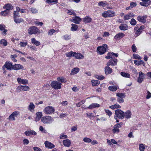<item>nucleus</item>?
<instances>
[{"label":"nucleus","instance_id":"nucleus-1","mask_svg":"<svg viewBox=\"0 0 151 151\" xmlns=\"http://www.w3.org/2000/svg\"><path fill=\"white\" fill-rule=\"evenodd\" d=\"M108 49V46L106 44H104L101 46H98L97 48V53L100 55L104 54Z\"/></svg>","mask_w":151,"mask_h":151},{"label":"nucleus","instance_id":"nucleus-2","mask_svg":"<svg viewBox=\"0 0 151 151\" xmlns=\"http://www.w3.org/2000/svg\"><path fill=\"white\" fill-rule=\"evenodd\" d=\"M115 115L114 118L115 119H117V118L120 119H123L124 117V113L120 109L115 111Z\"/></svg>","mask_w":151,"mask_h":151},{"label":"nucleus","instance_id":"nucleus-3","mask_svg":"<svg viewBox=\"0 0 151 151\" xmlns=\"http://www.w3.org/2000/svg\"><path fill=\"white\" fill-rule=\"evenodd\" d=\"M53 121V118L50 116H45L41 119V121L44 124H50Z\"/></svg>","mask_w":151,"mask_h":151},{"label":"nucleus","instance_id":"nucleus-4","mask_svg":"<svg viewBox=\"0 0 151 151\" xmlns=\"http://www.w3.org/2000/svg\"><path fill=\"white\" fill-rule=\"evenodd\" d=\"M62 84L56 81L52 82L51 83V87L55 89H59L61 88Z\"/></svg>","mask_w":151,"mask_h":151},{"label":"nucleus","instance_id":"nucleus-5","mask_svg":"<svg viewBox=\"0 0 151 151\" xmlns=\"http://www.w3.org/2000/svg\"><path fill=\"white\" fill-rule=\"evenodd\" d=\"M13 65L11 62L6 61L2 67V69H4V68H6L7 70H12Z\"/></svg>","mask_w":151,"mask_h":151},{"label":"nucleus","instance_id":"nucleus-6","mask_svg":"<svg viewBox=\"0 0 151 151\" xmlns=\"http://www.w3.org/2000/svg\"><path fill=\"white\" fill-rule=\"evenodd\" d=\"M38 28L35 26L30 27L28 30V33L30 35L36 34L38 32Z\"/></svg>","mask_w":151,"mask_h":151},{"label":"nucleus","instance_id":"nucleus-7","mask_svg":"<svg viewBox=\"0 0 151 151\" xmlns=\"http://www.w3.org/2000/svg\"><path fill=\"white\" fill-rule=\"evenodd\" d=\"M114 12L111 11H108L102 14V16L104 17H113L114 16Z\"/></svg>","mask_w":151,"mask_h":151},{"label":"nucleus","instance_id":"nucleus-8","mask_svg":"<svg viewBox=\"0 0 151 151\" xmlns=\"http://www.w3.org/2000/svg\"><path fill=\"white\" fill-rule=\"evenodd\" d=\"M55 111L54 109L51 106H48L45 108L44 112L46 114H50L52 113Z\"/></svg>","mask_w":151,"mask_h":151},{"label":"nucleus","instance_id":"nucleus-9","mask_svg":"<svg viewBox=\"0 0 151 151\" xmlns=\"http://www.w3.org/2000/svg\"><path fill=\"white\" fill-rule=\"evenodd\" d=\"M122 124L121 123L116 124L114 127V129H112L113 133L114 134L118 133L119 132V128L121 127Z\"/></svg>","mask_w":151,"mask_h":151},{"label":"nucleus","instance_id":"nucleus-10","mask_svg":"<svg viewBox=\"0 0 151 151\" xmlns=\"http://www.w3.org/2000/svg\"><path fill=\"white\" fill-rule=\"evenodd\" d=\"M117 60L115 58H112L110 60L106 63L107 65L115 66L116 65Z\"/></svg>","mask_w":151,"mask_h":151},{"label":"nucleus","instance_id":"nucleus-11","mask_svg":"<svg viewBox=\"0 0 151 151\" xmlns=\"http://www.w3.org/2000/svg\"><path fill=\"white\" fill-rule=\"evenodd\" d=\"M147 17V15H144L143 16H139L137 17V19L140 22L144 23L146 22V19Z\"/></svg>","mask_w":151,"mask_h":151},{"label":"nucleus","instance_id":"nucleus-12","mask_svg":"<svg viewBox=\"0 0 151 151\" xmlns=\"http://www.w3.org/2000/svg\"><path fill=\"white\" fill-rule=\"evenodd\" d=\"M12 70H18L20 69L23 70L24 68L22 65L19 64H15L12 67Z\"/></svg>","mask_w":151,"mask_h":151},{"label":"nucleus","instance_id":"nucleus-13","mask_svg":"<svg viewBox=\"0 0 151 151\" xmlns=\"http://www.w3.org/2000/svg\"><path fill=\"white\" fill-rule=\"evenodd\" d=\"M144 74L140 71L139 72V77L138 78L137 82L139 83H141L143 81L144 78Z\"/></svg>","mask_w":151,"mask_h":151},{"label":"nucleus","instance_id":"nucleus-14","mask_svg":"<svg viewBox=\"0 0 151 151\" xmlns=\"http://www.w3.org/2000/svg\"><path fill=\"white\" fill-rule=\"evenodd\" d=\"M109 66L110 65H106L104 68L105 72L106 75L110 74L112 72V69L109 67Z\"/></svg>","mask_w":151,"mask_h":151},{"label":"nucleus","instance_id":"nucleus-15","mask_svg":"<svg viewBox=\"0 0 151 151\" xmlns=\"http://www.w3.org/2000/svg\"><path fill=\"white\" fill-rule=\"evenodd\" d=\"M81 20V19L79 17L77 16L73 17L72 19L70 20L71 22L76 24H79Z\"/></svg>","mask_w":151,"mask_h":151},{"label":"nucleus","instance_id":"nucleus-16","mask_svg":"<svg viewBox=\"0 0 151 151\" xmlns=\"http://www.w3.org/2000/svg\"><path fill=\"white\" fill-rule=\"evenodd\" d=\"M3 8L7 11H10V10H12L13 9V6L10 4H5L3 7Z\"/></svg>","mask_w":151,"mask_h":151},{"label":"nucleus","instance_id":"nucleus-17","mask_svg":"<svg viewBox=\"0 0 151 151\" xmlns=\"http://www.w3.org/2000/svg\"><path fill=\"white\" fill-rule=\"evenodd\" d=\"M125 36V34L122 32L118 33L114 37V39L116 40H119Z\"/></svg>","mask_w":151,"mask_h":151},{"label":"nucleus","instance_id":"nucleus-18","mask_svg":"<svg viewBox=\"0 0 151 151\" xmlns=\"http://www.w3.org/2000/svg\"><path fill=\"white\" fill-rule=\"evenodd\" d=\"M17 81L19 83H21L23 84H27L28 83V81L27 80L22 79L19 78H17Z\"/></svg>","mask_w":151,"mask_h":151},{"label":"nucleus","instance_id":"nucleus-19","mask_svg":"<svg viewBox=\"0 0 151 151\" xmlns=\"http://www.w3.org/2000/svg\"><path fill=\"white\" fill-rule=\"evenodd\" d=\"M45 146L47 148L51 149L55 147V145L51 142L46 141L45 142Z\"/></svg>","mask_w":151,"mask_h":151},{"label":"nucleus","instance_id":"nucleus-20","mask_svg":"<svg viewBox=\"0 0 151 151\" xmlns=\"http://www.w3.org/2000/svg\"><path fill=\"white\" fill-rule=\"evenodd\" d=\"M73 57L78 59H83L84 58V56L82 54L80 53H76L75 52H74Z\"/></svg>","mask_w":151,"mask_h":151},{"label":"nucleus","instance_id":"nucleus-21","mask_svg":"<svg viewBox=\"0 0 151 151\" xmlns=\"http://www.w3.org/2000/svg\"><path fill=\"white\" fill-rule=\"evenodd\" d=\"M134 15L133 13H129L125 15L124 17V20H128L132 17H134Z\"/></svg>","mask_w":151,"mask_h":151},{"label":"nucleus","instance_id":"nucleus-22","mask_svg":"<svg viewBox=\"0 0 151 151\" xmlns=\"http://www.w3.org/2000/svg\"><path fill=\"white\" fill-rule=\"evenodd\" d=\"M132 113L131 111L128 110L124 113V117L127 119H129L131 117Z\"/></svg>","mask_w":151,"mask_h":151},{"label":"nucleus","instance_id":"nucleus-23","mask_svg":"<svg viewBox=\"0 0 151 151\" xmlns=\"http://www.w3.org/2000/svg\"><path fill=\"white\" fill-rule=\"evenodd\" d=\"M25 134L27 136H29L31 135H35L37 134L36 132L33 130H30L28 131H26L24 132Z\"/></svg>","mask_w":151,"mask_h":151},{"label":"nucleus","instance_id":"nucleus-24","mask_svg":"<svg viewBox=\"0 0 151 151\" xmlns=\"http://www.w3.org/2000/svg\"><path fill=\"white\" fill-rule=\"evenodd\" d=\"M79 71V68H73L70 73V75H73L77 73Z\"/></svg>","mask_w":151,"mask_h":151},{"label":"nucleus","instance_id":"nucleus-25","mask_svg":"<svg viewBox=\"0 0 151 151\" xmlns=\"http://www.w3.org/2000/svg\"><path fill=\"white\" fill-rule=\"evenodd\" d=\"M100 106V105L99 104L96 103H94L91 104L87 108L90 109H91L94 108L99 107Z\"/></svg>","mask_w":151,"mask_h":151},{"label":"nucleus","instance_id":"nucleus-26","mask_svg":"<svg viewBox=\"0 0 151 151\" xmlns=\"http://www.w3.org/2000/svg\"><path fill=\"white\" fill-rule=\"evenodd\" d=\"M63 144L64 146L69 147L70 145L71 142L68 139H67L63 140Z\"/></svg>","mask_w":151,"mask_h":151},{"label":"nucleus","instance_id":"nucleus-27","mask_svg":"<svg viewBox=\"0 0 151 151\" xmlns=\"http://www.w3.org/2000/svg\"><path fill=\"white\" fill-rule=\"evenodd\" d=\"M119 28L121 30H125L128 29V26L126 24H122L119 26Z\"/></svg>","mask_w":151,"mask_h":151},{"label":"nucleus","instance_id":"nucleus-28","mask_svg":"<svg viewBox=\"0 0 151 151\" xmlns=\"http://www.w3.org/2000/svg\"><path fill=\"white\" fill-rule=\"evenodd\" d=\"M31 42L32 43L35 45L37 46H38L40 45V42L36 40L35 38H32Z\"/></svg>","mask_w":151,"mask_h":151},{"label":"nucleus","instance_id":"nucleus-29","mask_svg":"<svg viewBox=\"0 0 151 151\" xmlns=\"http://www.w3.org/2000/svg\"><path fill=\"white\" fill-rule=\"evenodd\" d=\"M120 74L122 76L124 77L130 78V75L127 73L122 72Z\"/></svg>","mask_w":151,"mask_h":151},{"label":"nucleus","instance_id":"nucleus-30","mask_svg":"<svg viewBox=\"0 0 151 151\" xmlns=\"http://www.w3.org/2000/svg\"><path fill=\"white\" fill-rule=\"evenodd\" d=\"M118 88L117 86H109L108 87V89L110 91H114L117 89Z\"/></svg>","mask_w":151,"mask_h":151},{"label":"nucleus","instance_id":"nucleus-31","mask_svg":"<svg viewBox=\"0 0 151 151\" xmlns=\"http://www.w3.org/2000/svg\"><path fill=\"white\" fill-rule=\"evenodd\" d=\"M10 12V11H7L5 10L4 11L1 12L0 13V14L2 16H6L9 14Z\"/></svg>","mask_w":151,"mask_h":151},{"label":"nucleus","instance_id":"nucleus-32","mask_svg":"<svg viewBox=\"0 0 151 151\" xmlns=\"http://www.w3.org/2000/svg\"><path fill=\"white\" fill-rule=\"evenodd\" d=\"M121 107V106L118 104H115L109 106V108L113 109H115L120 108Z\"/></svg>","mask_w":151,"mask_h":151},{"label":"nucleus","instance_id":"nucleus-33","mask_svg":"<svg viewBox=\"0 0 151 151\" xmlns=\"http://www.w3.org/2000/svg\"><path fill=\"white\" fill-rule=\"evenodd\" d=\"M46 2L48 4H57L58 2V0H46Z\"/></svg>","mask_w":151,"mask_h":151},{"label":"nucleus","instance_id":"nucleus-34","mask_svg":"<svg viewBox=\"0 0 151 151\" xmlns=\"http://www.w3.org/2000/svg\"><path fill=\"white\" fill-rule=\"evenodd\" d=\"M57 80L60 83H63L66 82L65 80L64 79V77H63L58 78H57Z\"/></svg>","mask_w":151,"mask_h":151},{"label":"nucleus","instance_id":"nucleus-35","mask_svg":"<svg viewBox=\"0 0 151 151\" xmlns=\"http://www.w3.org/2000/svg\"><path fill=\"white\" fill-rule=\"evenodd\" d=\"M35 108V105L33 104V103H30V104L28 106V109L30 111H31L32 110H33Z\"/></svg>","mask_w":151,"mask_h":151},{"label":"nucleus","instance_id":"nucleus-36","mask_svg":"<svg viewBox=\"0 0 151 151\" xmlns=\"http://www.w3.org/2000/svg\"><path fill=\"white\" fill-rule=\"evenodd\" d=\"M71 25L72 27L71 28V30L72 31H76L78 29V26L76 24H72Z\"/></svg>","mask_w":151,"mask_h":151},{"label":"nucleus","instance_id":"nucleus-37","mask_svg":"<svg viewBox=\"0 0 151 151\" xmlns=\"http://www.w3.org/2000/svg\"><path fill=\"white\" fill-rule=\"evenodd\" d=\"M92 83L93 86H95L99 85L100 83V82L98 80H92Z\"/></svg>","mask_w":151,"mask_h":151},{"label":"nucleus","instance_id":"nucleus-38","mask_svg":"<svg viewBox=\"0 0 151 151\" xmlns=\"http://www.w3.org/2000/svg\"><path fill=\"white\" fill-rule=\"evenodd\" d=\"M14 18V21L16 23H20L23 21V19L21 18H17V17Z\"/></svg>","mask_w":151,"mask_h":151},{"label":"nucleus","instance_id":"nucleus-39","mask_svg":"<svg viewBox=\"0 0 151 151\" xmlns=\"http://www.w3.org/2000/svg\"><path fill=\"white\" fill-rule=\"evenodd\" d=\"M116 95L118 97L122 99H123V98H124L125 96V94L122 93H117L116 94Z\"/></svg>","mask_w":151,"mask_h":151},{"label":"nucleus","instance_id":"nucleus-40","mask_svg":"<svg viewBox=\"0 0 151 151\" xmlns=\"http://www.w3.org/2000/svg\"><path fill=\"white\" fill-rule=\"evenodd\" d=\"M0 44H3L4 46H6L7 45V42L5 39H2L0 41Z\"/></svg>","mask_w":151,"mask_h":151},{"label":"nucleus","instance_id":"nucleus-41","mask_svg":"<svg viewBox=\"0 0 151 151\" xmlns=\"http://www.w3.org/2000/svg\"><path fill=\"white\" fill-rule=\"evenodd\" d=\"M114 52H109L107 54V55L105 57V58L106 59H112L114 58H112V56H113Z\"/></svg>","mask_w":151,"mask_h":151},{"label":"nucleus","instance_id":"nucleus-42","mask_svg":"<svg viewBox=\"0 0 151 151\" xmlns=\"http://www.w3.org/2000/svg\"><path fill=\"white\" fill-rule=\"evenodd\" d=\"M91 19L88 17H86L83 19V21L85 22L89 23L91 22Z\"/></svg>","mask_w":151,"mask_h":151},{"label":"nucleus","instance_id":"nucleus-43","mask_svg":"<svg viewBox=\"0 0 151 151\" xmlns=\"http://www.w3.org/2000/svg\"><path fill=\"white\" fill-rule=\"evenodd\" d=\"M134 64L137 65H139L144 63V62L142 60H141L139 61L135 60L134 61Z\"/></svg>","mask_w":151,"mask_h":151},{"label":"nucleus","instance_id":"nucleus-44","mask_svg":"<svg viewBox=\"0 0 151 151\" xmlns=\"http://www.w3.org/2000/svg\"><path fill=\"white\" fill-rule=\"evenodd\" d=\"M106 2H104L103 1L99 2L98 3V5L99 6H102L103 7L105 6L106 5Z\"/></svg>","mask_w":151,"mask_h":151},{"label":"nucleus","instance_id":"nucleus-45","mask_svg":"<svg viewBox=\"0 0 151 151\" xmlns=\"http://www.w3.org/2000/svg\"><path fill=\"white\" fill-rule=\"evenodd\" d=\"M16 9L17 11L18 12H20L22 13H25V9H20L19 7H16Z\"/></svg>","mask_w":151,"mask_h":151},{"label":"nucleus","instance_id":"nucleus-46","mask_svg":"<svg viewBox=\"0 0 151 151\" xmlns=\"http://www.w3.org/2000/svg\"><path fill=\"white\" fill-rule=\"evenodd\" d=\"M145 148L144 145L142 144L139 145V149L140 151H144Z\"/></svg>","mask_w":151,"mask_h":151},{"label":"nucleus","instance_id":"nucleus-47","mask_svg":"<svg viewBox=\"0 0 151 151\" xmlns=\"http://www.w3.org/2000/svg\"><path fill=\"white\" fill-rule=\"evenodd\" d=\"M84 142L87 143H89L91 142V139L88 137H85L83 139Z\"/></svg>","mask_w":151,"mask_h":151},{"label":"nucleus","instance_id":"nucleus-48","mask_svg":"<svg viewBox=\"0 0 151 151\" xmlns=\"http://www.w3.org/2000/svg\"><path fill=\"white\" fill-rule=\"evenodd\" d=\"M19 14V12L17 11H14V18H17L20 17Z\"/></svg>","mask_w":151,"mask_h":151},{"label":"nucleus","instance_id":"nucleus-49","mask_svg":"<svg viewBox=\"0 0 151 151\" xmlns=\"http://www.w3.org/2000/svg\"><path fill=\"white\" fill-rule=\"evenodd\" d=\"M130 22V24L132 25H136L137 23L136 21L133 18H132L131 19Z\"/></svg>","mask_w":151,"mask_h":151},{"label":"nucleus","instance_id":"nucleus-50","mask_svg":"<svg viewBox=\"0 0 151 151\" xmlns=\"http://www.w3.org/2000/svg\"><path fill=\"white\" fill-rule=\"evenodd\" d=\"M96 77L97 79L101 80H102L105 78L102 75L99 76L97 75L96 76Z\"/></svg>","mask_w":151,"mask_h":151},{"label":"nucleus","instance_id":"nucleus-51","mask_svg":"<svg viewBox=\"0 0 151 151\" xmlns=\"http://www.w3.org/2000/svg\"><path fill=\"white\" fill-rule=\"evenodd\" d=\"M74 52L71 51L70 52H68L67 53H66V56L70 57L72 56H73V55H74Z\"/></svg>","mask_w":151,"mask_h":151},{"label":"nucleus","instance_id":"nucleus-52","mask_svg":"<svg viewBox=\"0 0 151 151\" xmlns=\"http://www.w3.org/2000/svg\"><path fill=\"white\" fill-rule=\"evenodd\" d=\"M22 90L23 91H26L29 89V87L27 86H22Z\"/></svg>","mask_w":151,"mask_h":151},{"label":"nucleus","instance_id":"nucleus-53","mask_svg":"<svg viewBox=\"0 0 151 151\" xmlns=\"http://www.w3.org/2000/svg\"><path fill=\"white\" fill-rule=\"evenodd\" d=\"M55 32V30L53 29H51L48 32V34L49 35H52Z\"/></svg>","mask_w":151,"mask_h":151},{"label":"nucleus","instance_id":"nucleus-54","mask_svg":"<svg viewBox=\"0 0 151 151\" xmlns=\"http://www.w3.org/2000/svg\"><path fill=\"white\" fill-rule=\"evenodd\" d=\"M27 45V42H20L19 43V45L21 47H24L26 46Z\"/></svg>","mask_w":151,"mask_h":151},{"label":"nucleus","instance_id":"nucleus-55","mask_svg":"<svg viewBox=\"0 0 151 151\" xmlns=\"http://www.w3.org/2000/svg\"><path fill=\"white\" fill-rule=\"evenodd\" d=\"M31 11L33 13H36L38 12V10L35 8H32L31 9Z\"/></svg>","mask_w":151,"mask_h":151},{"label":"nucleus","instance_id":"nucleus-56","mask_svg":"<svg viewBox=\"0 0 151 151\" xmlns=\"http://www.w3.org/2000/svg\"><path fill=\"white\" fill-rule=\"evenodd\" d=\"M68 13L70 15H76V14L74 12L73 10H71L70 11L69 10L68 12Z\"/></svg>","mask_w":151,"mask_h":151},{"label":"nucleus","instance_id":"nucleus-57","mask_svg":"<svg viewBox=\"0 0 151 151\" xmlns=\"http://www.w3.org/2000/svg\"><path fill=\"white\" fill-rule=\"evenodd\" d=\"M105 111L109 116H110L112 114V113L109 110L106 109Z\"/></svg>","mask_w":151,"mask_h":151},{"label":"nucleus","instance_id":"nucleus-58","mask_svg":"<svg viewBox=\"0 0 151 151\" xmlns=\"http://www.w3.org/2000/svg\"><path fill=\"white\" fill-rule=\"evenodd\" d=\"M33 149L34 151H42V150L39 147H33Z\"/></svg>","mask_w":151,"mask_h":151},{"label":"nucleus","instance_id":"nucleus-59","mask_svg":"<svg viewBox=\"0 0 151 151\" xmlns=\"http://www.w3.org/2000/svg\"><path fill=\"white\" fill-rule=\"evenodd\" d=\"M67 137L66 135H65L63 134H61L60 136V139H64L67 138Z\"/></svg>","mask_w":151,"mask_h":151},{"label":"nucleus","instance_id":"nucleus-60","mask_svg":"<svg viewBox=\"0 0 151 151\" xmlns=\"http://www.w3.org/2000/svg\"><path fill=\"white\" fill-rule=\"evenodd\" d=\"M132 49L133 52H136L137 51V47L134 44L132 46Z\"/></svg>","mask_w":151,"mask_h":151},{"label":"nucleus","instance_id":"nucleus-61","mask_svg":"<svg viewBox=\"0 0 151 151\" xmlns=\"http://www.w3.org/2000/svg\"><path fill=\"white\" fill-rule=\"evenodd\" d=\"M147 95L146 98L149 99L151 97V93L148 91H147Z\"/></svg>","mask_w":151,"mask_h":151},{"label":"nucleus","instance_id":"nucleus-62","mask_svg":"<svg viewBox=\"0 0 151 151\" xmlns=\"http://www.w3.org/2000/svg\"><path fill=\"white\" fill-rule=\"evenodd\" d=\"M131 8H132L137 5V4L134 2H132L130 4Z\"/></svg>","mask_w":151,"mask_h":151},{"label":"nucleus","instance_id":"nucleus-63","mask_svg":"<svg viewBox=\"0 0 151 151\" xmlns=\"http://www.w3.org/2000/svg\"><path fill=\"white\" fill-rule=\"evenodd\" d=\"M36 116L39 117L40 118H41L42 116V113L40 112H37L36 114Z\"/></svg>","mask_w":151,"mask_h":151},{"label":"nucleus","instance_id":"nucleus-64","mask_svg":"<svg viewBox=\"0 0 151 151\" xmlns=\"http://www.w3.org/2000/svg\"><path fill=\"white\" fill-rule=\"evenodd\" d=\"M64 39L66 40H68L70 39V36L68 35H65L64 37Z\"/></svg>","mask_w":151,"mask_h":151}]
</instances>
